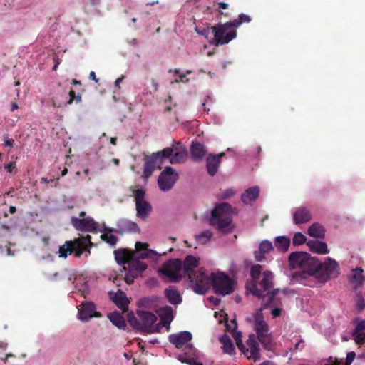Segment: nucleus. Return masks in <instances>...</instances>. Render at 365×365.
I'll list each match as a JSON object with an SVG mask.
<instances>
[{
	"label": "nucleus",
	"instance_id": "60",
	"mask_svg": "<svg viewBox=\"0 0 365 365\" xmlns=\"http://www.w3.org/2000/svg\"><path fill=\"white\" fill-rule=\"evenodd\" d=\"M16 208L15 206H10V207H9V212L11 214H14L16 212Z\"/></svg>",
	"mask_w": 365,
	"mask_h": 365
},
{
	"label": "nucleus",
	"instance_id": "27",
	"mask_svg": "<svg viewBox=\"0 0 365 365\" xmlns=\"http://www.w3.org/2000/svg\"><path fill=\"white\" fill-rule=\"evenodd\" d=\"M113 302L123 312L128 311L129 301L124 292L119 291L111 297Z\"/></svg>",
	"mask_w": 365,
	"mask_h": 365
},
{
	"label": "nucleus",
	"instance_id": "3",
	"mask_svg": "<svg viewBox=\"0 0 365 365\" xmlns=\"http://www.w3.org/2000/svg\"><path fill=\"white\" fill-rule=\"evenodd\" d=\"M135 247V252H130L124 248L115 250L113 254L116 262L118 264H128V267H129L130 262L133 260L151 258L153 256L157 255L155 251L148 249V243L137 242Z\"/></svg>",
	"mask_w": 365,
	"mask_h": 365
},
{
	"label": "nucleus",
	"instance_id": "40",
	"mask_svg": "<svg viewBox=\"0 0 365 365\" xmlns=\"http://www.w3.org/2000/svg\"><path fill=\"white\" fill-rule=\"evenodd\" d=\"M187 152L185 150L178 151L172 154L170 162L172 164L180 163L185 160Z\"/></svg>",
	"mask_w": 365,
	"mask_h": 365
},
{
	"label": "nucleus",
	"instance_id": "36",
	"mask_svg": "<svg viewBox=\"0 0 365 365\" xmlns=\"http://www.w3.org/2000/svg\"><path fill=\"white\" fill-rule=\"evenodd\" d=\"M275 247L282 252H287L290 245V239L284 236H279L275 238Z\"/></svg>",
	"mask_w": 365,
	"mask_h": 365
},
{
	"label": "nucleus",
	"instance_id": "20",
	"mask_svg": "<svg viewBox=\"0 0 365 365\" xmlns=\"http://www.w3.org/2000/svg\"><path fill=\"white\" fill-rule=\"evenodd\" d=\"M225 155L224 153H221L218 155H212L209 154L206 158V167L207 170V173L210 176H214L220 166L221 163V158Z\"/></svg>",
	"mask_w": 365,
	"mask_h": 365
},
{
	"label": "nucleus",
	"instance_id": "33",
	"mask_svg": "<svg viewBox=\"0 0 365 365\" xmlns=\"http://www.w3.org/2000/svg\"><path fill=\"white\" fill-rule=\"evenodd\" d=\"M307 234L314 238H324L325 236V230L321 224L315 222L309 226Z\"/></svg>",
	"mask_w": 365,
	"mask_h": 365
},
{
	"label": "nucleus",
	"instance_id": "8",
	"mask_svg": "<svg viewBox=\"0 0 365 365\" xmlns=\"http://www.w3.org/2000/svg\"><path fill=\"white\" fill-rule=\"evenodd\" d=\"M211 285L215 293L222 296L230 294L234 291L233 280L222 272L212 273L210 287Z\"/></svg>",
	"mask_w": 365,
	"mask_h": 365
},
{
	"label": "nucleus",
	"instance_id": "43",
	"mask_svg": "<svg viewBox=\"0 0 365 365\" xmlns=\"http://www.w3.org/2000/svg\"><path fill=\"white\" fill-rule=\"evenodd\" d=\"M174 149L171 148H165L161 151L154 153L153 154H158L159 155V161L162 164L163 163V160L170 157L173 153Z\"/></svg>",
	"mask_w": 365,
	"mask_h": 365
},
{
	"label": "nucleus",
	"instance_id": "44",
	"mask_svg": "<svg viewBox=\"0 0 365 365\" xmlns=\"http://www.w3.org/2000/svg\"><path fill=\"white\" fill-rule=\"evenodd\" d=\"M123 227L128 232H140V231L139 226L135 222L131 221L125 222Z\"/></svg>",
	"mask_w": 365,
	"mask_h": 365
},
{
	"label": "nucleus",
	"instance_id": "41",
	"mask_svg": "<svg viewBox=\"0 0 365 365\" xmlns=\"http://www.w3.org/2000/svg\"><path fill=\"white\" fill-rule=\"evenodd\" d=\"M68 96H69V100L68 101H66L65 103H58L55 99H53L52 100L53 106L56 107V108H61L63 106L71 104L74 101V99L76 98L75 91L71 89L68 93Z\"/></svg>",
	"mask_w": 365,
	"mask_h": 365
},
{
	"label": "nucleus",
	"instance_id": "1",
	"mask_svg": "<svg viewBox=\"0 0 365 365\" xmlns=\"http://www.w3.org/2000/svg\"><path fill=\"white\" fill-rule=\"evenodd\" d=\"M199 258L187 255L182 262V271L187 277L192 290L199 294H205L210 289V279L204 268L195 270L199 266Z\"/></svg>",
	"mask_w": 365,
	"mask_h": 365
},
{
	"label": "nucleus",
	"instance_id": "19",
	"mask_svg": "<svg viewBox=\"0 0 365 365\" xmlns=\"http://www.w3.org/2000/svg\"><path fill=\"white\" fill-rule=\"evenodd\" d=\"M274 250L272 242L264 240L259 245L257 250L254 252V257L257 262H263L266 260L265 255Z\"/></svg>",
	"mask_w": 365,
	"mask_h": 365
},
{
	"label": "nucleus",
	"instance_id": "45",
	"mask_svg": "<svg viewBox=\"0 0 365 365\" xmlns=\"http://www.w3.org/2000/svg\"><path fill=\"white\" fill-rule=\"evenodd\" d=\"M307 237L302 232H297L294 234L292 242L294 245H299L306 242Z\"/></svg>",
	"mask_w": 365,
	"mask_h": 365
},
{
	"label": "nucleus",
	"instance_id": "35",
	"mask_svg": "<svg viewBox=\"0 0 365 365\" xmlns=\"http://www.w3.org/2000/svg\"><path fill=\"white\" fill-rule=\"evenodd\" d=\"M220 341L222 344V349L225 353L230 355L235 354V346L228 336H223L220 339Z\"/></svg>",
	"mask_w": 365,
	"mask_h": 365
},
{
	"label": "nucleus",
	"instance_id": "17",
	"mask_svg": "<svg viewBox=\"0 0 365 365\" xmlns=\"http://www.w3.org/2000/svg\"><path fill=\"white\" fill-rule=\"evenodd\" d=\"M96 306L93 302H86L81 304L78 311L79 319L87 322L93 317H99L101 314L95 311Z\"/></svg>",
	"mask_w": 365,
	"mask_h": 365
},
{
	"label": "nucleus",
	"instance_id": "26",
	"mask_svg": "<svg viewBox=\"0 0 365 365\" xmlns=\"http://www.w3.org/2000/svg\"><path fill=\"white\" fill-rule=\"evenodd\" d=\"M293 220L296 225L306 223L311 220V213L306 207H299L294 213Z\"/></svg>",
	"mask_w": 365,
	"mask_h": 365
},
{
	"label": "nucleus",
	"instance_id": "56",
	"mask_svg": "<svg viewBox=\"0 0 365 365\" xmlns=\"http://www.w3.org/2000/svg\"><path fill=\"white\" fill-rule=\"evenodd\" d=\"M89 78L94 81L96 83L98 82V78H96V73L94 71H91L89 74Z\"/></svg>",
	"mask_w": 365,
	"mask_h": 365
},
{
	"label": "nucleus",
	"instance_id": "18",
	"mask_svg": "<svg viewBox=\"0 0 365 365\" xmlns=\"http://www.w3.org/2000/svg\"><path fill=\"white\" fill-rule=\"evenodd\" d=\"M192 336L190 331H184L170 334L169 341L178 349H181L185 344L192 340Z\"/></svg>",
	"mask_w": 365,
	"mask_h": 365
},
{
	"label": "nucleus",
	"instance_id": "53",
	"mask_svg": "<svg viewBox=\"0 0 365 365\" xmlns=\"http://www.w3.org/2000/svg\"><path fill=\"white\" fill-rule=\"evenodd\" d=\"M357 307L359 309L362 310L365 308V299L362 296H360L357 300Z\"/></svg>",
	"mask_w": 365,
	"mask_h": 365
},
{
	"label": "nucleus",
	"instance_id": "13",
	"mask_svg": "<svg viewBox=\"0 0 365 365\" xmlns=\"http://www.w3.org/2000/svg\"><path fill=\"white\" fill-rule=\"evenodd\" d=\"M178 178V175L174 173L173 168L167 166L158 177V186L163 192L169 191L173 187Z\"/></svg>",
	"mask_w": 365,
	"mask_h": 365
},
{
	"label": "nucleus",
	"instance_id": "16",
	"mask_svg": "<svg viewBox=\"0 0 365 365\" xmlns=\"http://www.w3.org/2000/svg\"><path fill=\"white\" fill-rule=\"evenodd\" d=\"M71 222L76 229L80 231L96 232L98 227V223L91 217L79 219L72 217Z\"/></svg>",
	"mask_w": 365,
	"mask_h": 365
},
{
	"label": "nucleus",
	"instance_id": "14",
	"mask_svg": "<svg viewBox=\"0 0 365 365\" xmlns=\"http://www.w3.org/2000/svg\"><path fill=\"white\" fill-rule=\"evenodd\" d=\"M255 329L257 339L264 348L267 350H272L273 344L271 334L269 333V329L267 323L265 321L255 323Z\"/></svg>",
	"mask_w": 365,
	"mask_h": 365
},
{
	"label": "nucleus",
	"instance_id": "21",
	"mask_svg": "<svg viewBox=\"0 0 365 365\" xmlns=\"http://www.w3.org/2000/svg\"><path fill=\"white\" fill-rule=\"evenodd\" d=\"M138 315L142 320L143 330L152 332L153 325L157 321V316L148 311H138Z\"/></svg>",
	"mask_w": 365,
	"mask_h": 365
},
{
	"label": "nucleus",
	"instance_id": "4",
	"mask_svg": "<svg viewBox=\"0 0 365 365\" xmlns=\"http://www.w3.org/2000/svg\"><path fill=\"white\" fill-rule=\"evenodd\" d=\"M232 221V206L223 202L217 205L212 210L210 224L224 233L232 231L231 223Z\"/></svg>",
	"mask_w": 365,
	"mask_h": 365
},
{
	"label": "nucleus",
	"instance_id": "6",
	"mask_svg": "<svg viewBox=\"0 0 365 365\" xmlns=\"http://www.w3.org/2000/svg\"><path fill=\"white\" fill-rule=\"evenodd\" d=\"M304 263L301 271L295 272L293 274L292 281L294 283L298 282L306 284L304 281L310 277L316 278L318 270L320 269L321 267V262H319L318 259L311 257L309 253Z\"/></svg>",
	"mask_w": 365,
	"mask_h": 365
},
{
	"label": "nucleus",
	"instance_id": "31",
	"mask_svg": "<svg viewBox=\"0 0 365 365\" xmlns=\"http://www.w3.org/2000/svg\"><path fill=\"white\" fill-rule=\"evenodd\" d=\"M173 319V310L170 306H166L160 309V323L163 326L169 325Z\"/></svg>",
	"mask_w": 365,
	"mask_h": 365
},
{
	"label": "nucleus",
	"instance_id": "59",
	"mask_svg": "<svg viewBox=\"0 0 365 365\" xmlns=\"http://www.w3.org/2000/svg\"><path fill=\"white\" fill-rule=\"evenodd\" d=\"M91 4L93 6L99 5L101 3V0H89Z\"/></svg>",
	"mask_w": 365,
	"mask_h": 365
},
{
	"label": "nucleus",
	"instance_id": "29",
	"mask_svg": "<svg viewBox=\"0 0 365 365\" xmlns=\"http://www.w3.org/2000/svg\"><path fill=\"white\" fill-rule=\"evenodd\" d=\"M165 295L171 304H179L182 302L180 292L173 287H169L165 289Z\"/></svg>",
	"mask_w": 365,
	"mask_h": 365
},
{
	"label": "nucleus",
	"instance_id": "61",
	"mask_svg": "<svg viewBox=\"0 0 365 365\" xmlns=\"http://www.w3.org/2000/svg\"><path fill=\"white\" fill-rule=\"evenodd\" d=\"M123 79V76L120 77V78H118L115 81V86H118L119 84L120 83V82L122 81V80Z\"/></svg>",
	"mask_w": 365,
	"mask_h": 365
},
{
	"label": "nucleus",
	"instance_id": "5",
	"mask_svg": "<svg viewBox=\"0 0 365 365\" xmlns=\"http://www.w3.org/2000/svg\"><path fill=\"white\" fill-rule=\"evenodd\" d=\"M92 246L91 237L89 235L73 240L66 241L62 246L59 247V257L66 258L68 254L74 253L76 257H80L84 251L87 250L90 253L89 248Z\"/></svg>",
	"mask_w": 365,
	"mask_h": 365
},
{
	"label": "nucleus",
	"instance_id": "12",
	"mask_svg": "<svg viewBox=\"0 0 365 365\" xmlns=\"http://www.w3.org/2000/svg\"><path fill=\"white\" fill-rule=\"evenodd\" d=\"M135 201L137 216L145 219L152 211L151 205L145 200V192L143 189L133 190Z\"/></svg>",
	"mask_w": 365,
	"mask_h": 365
},
{
	"label": "nucleus",
	"instance_id": "52",
	"mask_svg": "<svg viewBox=\"0 0 365 365\" xmlns=\"http://www.w3.org/2000/svg\"><path fill=\"white\" fill-rule=\"evenodd\" d=\"M354 330L356 332H359V331L365 330V320H362V321L359 322L357 324Z\"/></svg>",
	"mask_w": 365,
	"mask_h": 365
},
{
	"label": "nucleus",
	"instance_id": "57",
	"mask_svg": "<svg viewBox=\"0 0 365 365\" xmlns=\"http://www.w3.org/2000/svg\"><path fill=\"white\" fill-rule=\"evenodd\" d=\"M14 143V140L13 139H7L5 140V145L9 146L10 148L13 147Z\"/></svg>",
	"mask_w": 365,
	"mask_h": 365
},
{
	"label": "nucleus",
	"instance_id": "25",
	"mask_svg": "<svg viewBox=\"0 0 365 365\" xmlns=\"http://www.w3.org/2000/svg\"><path fill=\"white\" fill-rule=\"evenodd\" d=\"M282 292L287 294V289L280 290L279 289H272L271 292L267 291L266 294H262L261 307L262 309H267L269 306L273 302L275 297L279 293Z\"/></svg>",
	"mask_w": 365,
	"mask_h": 365
},
{
	"label": "nucleus",
	"instance_id": "28",
	"mask_svg": "<svg viewBox=\"0 0 365 365\" xmlns=\"http://www.w3.org/2000/svg\"><path fill=\"white\" fill-rule=\"evenodd\" d=\"M259 195V189L255 186L247 189L241 195V200L244 204H248L256 200Z\"/></svg>",
	"mask_w": 365,
	"mask_h": 365
},
{
	"label": "nucleus",
	"instance_id": "63",
	"mask_svg": "<svg viewBox=\"0 0 365 365\" xmlns=\"http://www.w3.org/2000/svg\"><path fill=\"white\" fill-rule=\"evenodd\" d=\"M76 103H80L81 101V95H76V98L74 99Z\"/></svg>",
	"mask_w": 365,
	"mask_h": 365
},
{
	"label": "nucleus",
	"instance_id": "38",
	"mask_svg": "<svg viewBox=\"0 0 365 365\" xmlns=\"http://www.w3.org/2000/svg\"><path fill=\"white\" fill-rule=\"evenodd\" d=\"M251 20L252 19L249 15L242 13L239 14L237 19L231 21L230 23L236 30L242 24L250 23Z\"/></svg>",
	"mask_w": 365,
	"mask_h": 365
},
{
	"label": "nucleus",
	"instance_id": "7",
	"mask_svg": "<svg viewBox=\"0 0 365 365\" xmlns=\"http://www.w3.org/2000/svg\"><path fill=\"white\" fill-rule=\"evenodd\" d=\"M215 45H225L236 38L237 31L230 21L219 23L211 27Z\"/></svg>",
	"mask_w": 365,
	"mask_h": 365
},
{
	"label": "nucleus",
	"instance_id": "54",
	"mask_svg": "<svg viewBox=\"0 0 365 365\" xmlns=\"http://www.w3.org/2000/svg\"><path fill=\"white\" fill-rule=\"evenodd\" d=\"M281 312H282V309H280V308H274L272 311V314L273 317H277L280 316Z\"/></svg>",
	"mask_w": 365,
	"mask_h": 365
},
{
	"label": "nucleus",
	"instance_id": "64",
	"mask_svg": "<svg viewBox=\"0 0 365 365\" xmlns=\"http://www.w3.org/2000/svg\"><path fill=\"white\" fill-rule=\"evenodd\" d=\"M260 365H274V364L272 362L267 361H265V362L261 364Z\"/></svg>",
	"mask_w": 365,
	"mask_h": 365
},
{
	"label": "nucleus",
	"instance_id": "49",
	"mask_svg": "<svg viewBox=\"0 0 365 365\" xmlns=\"http://www.w3.org/2000/svg\"><path fill=\"white\" fill-rule=\"evenodd\" d=\"M356 356V354L354 351H350L347 354L345 365H351L352 361H354V358Z\"/></svg>",
	"mask_w": 365,
	"mask_h": 365
},
{
	"label": "nucleus",
	"instance_id": "48",
	"mask_svg": "<svg viewBox=\"0 0 365 365\" xmlns=\"http://www.w3.org/2000/svg\"><path fill=\"white\" fill-rule=\"evenodd\" d=\"M217 5H218V9H220L219 12L220 13V14L224 15L226 17H228L229 14L223 12L221 9H224V10L228 9L230 7L229 4L227 3H225V2H218Z\"/></svg>",
	"mask_w": 365,
	"mask_h": 365
},
{
	"label": "nucleus",
	"instance_id": "23",
	"mask_svg": "<svg viewBox=\"0 0 365 365\" xmlns=\"http://www.w3.org/2000/svg\"><path fill=\"white\" fill-rule=\"evenodd\" d=\"M158 155V154H152L150 158L145 160L143 171V174L145 177L150 176L156 168L158 169L161 168V163L159 161Z\"/></svg>",
	"mask_w": 365,
	"mask_h": 365
},
{
	"label": "nucleus",
	"instance_id": "30",
	"mask_svg": "<svg viewBox=\"0 0 365 365\" xmlns=\"http://www.w3.org/2000/svg\"><path fill=\"white\" fill-rule=\"evenodd\" d=\"M192 158L196 161H200L205 155V149L203 144L192 143L190 147Z\"/></svg>",
	"mask_w": 365,
	"mask_h": 365
},
{
	"label": "nucleus",
	"instance_id": "47",
	"mask_svg": "<svg viewBox=\"0 0 365 365\" xmlns=\"http://www.w3.org/2000/svg\"><path fill=\"white\" fill-rule=\"evenodd\" d=\"M264 309L262 308V307H260V309H259L255 314H254V322L255 323H257L259 322H261V321H264L263 319L264 318V316H263V313H262V310Z\"/></svg>",
	"mask_w": 365,
	"mask_h": 365
},
{
	"label": "nucleus",
	"instance_id": "62",
	"mask_svg": "<svg viewBox=\"0 0 365 365\" xmlns=\"http://www.w3.org/2000/svg\"><path fill=\"white\" fill-rule=\"evenodd\" d=\"M17 108H18V105L16 103H13L11 104V111H14Z\"/></svg>",
	"mask_w": 365,
	"mask_h": 365
},
{
	"label": "nucleus",
	"instance_id": "34",
	"mask_svg": "<svg viewBox=\"0 0 365 365\" xmlns=\"http://www.w3.org/2000/svg\"><path fill=\"white\" fill-rule=\"evenodd\" d=\"M354 274L351 277V282L354 284L355 288H359L365 282V277L363 275L364 270L361 267L353 269Z\"/></svg>",
	"mask_w": 365,
	"mask_h": 365
},
{
	"label": "nucleus",
	"instance_id": "2",
	"mask_svg": "<svg viewBox=\"0 0 365 365\" xmlns=\"http://www.w3.org/2000/svg\"><path fill=\"white\" fill-rule=\"evenodd\" d=\"M262 266L255 264L250 268L251 281L247 282L246 287L252 295L261 298L262 292H266L274 286V274L271 271L265 270L262 273Z\"/></svg>",
	"mask_w": 365,
	"mask_h": 365
},
{
	"label": "nucleus",
	"instance_id": "55",
	"mask_svg": "<svg viewBox=\"0 0 365 365\" xmlns=\"http://www.w3.org/2000/svg\"><path fill=\"white\" fill-rule=\"evenodd\" d=\"M179 77H180V80H175V82H177V83H179V82L187 83V82H189V78H187L185 74L181 73V74H180Z\"/></svg>",
	"mask_w": 365,
	"mask_h": 365
},
{
	"label": "nucleus",
	"instance_id": "15",
	"mask_svg": "<svg viewBox=\"0 0 365 365\" xmlns=\"http://www.w3.org/2000/svg\"><path fill=\"white\" fill-rule=\"evenodd\" d=\"M146 269L147 264L140 260L131 261L129 267H128V272L125 274L124 277L125 282L128 284H131L134 279Z\"/></svg>",
	"mask_w": 365,
	"mask_h": 365
},
{
	"label": "nucleus",
	"instance_id": "32",
	"mask_svg": "<svg viewBox=\"0 0 365 365\" xmlns=\"http://www.w3.org/2000/svg\"><path fill=\"white\" fill-rule=\"evenodd\" d=\"M110 321L120 329H125L127 327L126 322L121 313L113 312L108 315Z\"/></svg>",
	"mask_w": 365,
	"mask_h": 365
},
{
	"label": "nucleus",
	"instance_id": "10",
	"mask_svg": "<svg viewBox=\"0 0 365 365\" xmlns=\"http://www.w3.org/2000/svg\"><path fill=\"white\" fill-rule=\"evenodd\" d=\"M182 268V261L180 259H170L165 262L160 272L167 277L170 282H178L182 279L180 272Z\"/></svg>",
	"mask_w": 365,
	"mask_h": 365
},
{
	"label": "nucleus",
	"instance_id": "11",
	"mask_svg": "<svg viewBox=\"0 0 365 365\" xmlns=\"http://www.w3.org/2000/svg\"><path fill=\"white\" fill-rule=\"evenodd\" d=\"M236 344L241 352L247 359H253L255 361L259 359V348L254 334H250L247 340L248 348H245L241 339H236Z\"/></svg>",
	"mask_w": 365,
	"mask_h": 365
},
{
	"label": "nucleus",
	"instance_id": "39",
	"mask_svg": "<svg viewBox=\"0 0 365 365\" xmlns=\"http://www.w3.org/2000/svg\"><path fill=\"white\" fill-rule=\"evenodd\" d=\"M127 319L133 329L138 331L143 330L142 323L138 321L133 312H130L127 314Z\"/></svg>",
	"mask_w": 365,
	"mask_h": 365
},
{
	"label": "nucleus",
	"instance_id": "51",
	"mask_svg": "<svg viewBox=\"0 0 365 365\" xmlns=\"http://www.w3.org/2000/svg\"><path fill=\"white\" fill-rule=\"evenodd\" d=\"M16 168L15 162H10L8 164L4 165V169L7 170L8 173H12L13 170Z\"/></svg>",
	"mask_w": 365,
	"mask_h": 365
},
{
	"label": "nucleus",
	"instance_id": "24",
	"mask_svg": "<svg viewBox=\"0 0 365 365\" xmlns=\"http://www.w3.org/2000/svg\"><path fill=\"white\" fill-rule=\"evenodd\" d=\"M309 250L315 253L325 255L329 252L327 244L324 242L317 240H309L307 242Z\"/></svg>",
	"mask_w": 365,
	"mask_h": 365
},
{
	"label": "nucleus",
	"instance_id": "58",
	"mask_svg": "<svg viewBox=\"0 0 365 365\" xmlns=\"http://www.w3.org/2000/svg\"><path fill=\"white\" fill-rule=\"evenodd\" d=\"M234 195V192L231 190H227L225 194V197H232V195Z\"/></svg>",
	"mask_w": 365,
	"mask_h": 365
},
{
	"label": "nucleus",
	"instance_id": "46",
	"mask_svg": "<svg viewBox=\"0 0 365 365\" xmlns=\"http://www.w3.org/2000/svg\"><path fill=\"white\" fill-rule=\"evenodd\" d=\"M354 339L357 344H363L365 343V333L359 331L356 332L355 330L353 333Z\"/></svg>",
	"mask_w": 365,
	"mask_h": 365
},
{
	"label": "nucleus",
	"instance_id": "37",
	"mask_svg": "<svg viewBox=\"0 0 365 365\" xmlns=\"http://www.w3.org/2000/svg\"><path fill=\"white\" fill-rule=\"evenodd\" d=\"M108 232L103 233L101 235V239L109 245L114 247L118 242V237L110 234V232H114L118 233L119 231L115 229H108Z\"/></svg>",
	"mask_w": 365,
	"mask_h": 365
},
{
	"label": "nucleus",
	"instance_id": "9",
	"mask_svg": "<svg viewBox=\"0 0 365 365\" xmlns=\"http://www.w3.org/2000/svg\"><path fill=\"white\" fill-rule=\"evenodd\" d=\"M339 274V266L336 261L328 257L323 263H321L320 269L318 270L315 279L318 282L324 284L331 279L336 278Z\"/></svg>",
	"mask_w": 365,
	"mask_h": 365
},
{
	"label": "nucleus",
	"instance_id": "50",
	"mask_svg": "<svg viewBox=\"0 0 365 365\" xmlns=\"http://www.w3.org/2000/svg\"><path fill=\"white\" fill-rule=\"evenodd\" d=\"M195 31L200 35L205 36L206 38L208 37V35L210 34V29L209 28H203L202 29H200L198 27L195 28Z\"/></svg>",
	"mask_w": 365,
	"mask_h": 365
},
{
	"label": "nucleus",
	"instance_id": "22",
	"mask_svg": "<svg viewBox=\"0 0 365 365\" xmlns=\"http://www.w3.org/2000/svg\"><path fill=\"white\" fill-rule=\"evenodd\" d=\"M307 254L306 252H292L288 258L289 267L292 269L300 268L302 269L307 257Z\"/></svg>",
	"mask_w": 365,
	"mask_h": 365
},
{
	"label": "nucleus",
	"instance_id": "42",
	"mask_svg": "<svg viewBox=\"0 0 365 365\" xmlns=\"http://www.w3.org/2000/svg\"><path fill=\"white\" fill-rule=\"evenodd\" d=\"M212 236V233L210 230L202 232L199 235H195V239L201 244H205L208 242Z\"/></svg>",
	"mask_w": 365,
	"mask_h": 365
}]
</instances>
